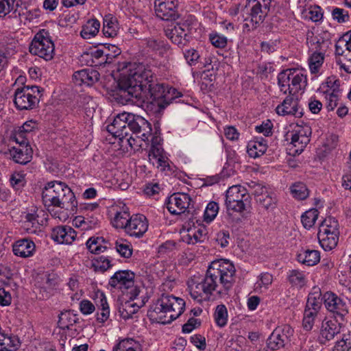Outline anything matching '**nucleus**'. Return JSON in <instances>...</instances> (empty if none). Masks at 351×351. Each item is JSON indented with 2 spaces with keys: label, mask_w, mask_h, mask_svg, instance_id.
<instances>
[{
  "label": "nucleus",
  "mask_w": 351,
  "mask_h": 351,
  "mask_svg": "<svg viewBox=\"0 0 351 351\" xmlns=\"http://www.w3.org/2000/svg\"><path fill=\"white\" fill-rule=\"evenodd\" d=\"M111 97L117 103L139 105L147 100V109L160 114L173 101L182 96L174 88L166 90L163 84L157 82L154 73L142 63H129L121 74L117 86Z\"/></svg>",
  "instance_id": "obj_1"
},
{
  "label": "nucleus",
  "mask_w": 351,
  "mask_h": 351,
  "mask_svg": "<svg viewBox=\"0 0 351 351\" xmlns=\"http://www.w3.org/2000/svg\"><path fill=\"white\" fill-rule=\"evenodd\" d=\"M235 272L234 265L228 260L213 261L200 282L189 285L191 298L202 302L209 300L214 291L220 297L227 295L234 283Z\"/></svg>",
  "instance_id": "obj_2"
},
{
  "label": "nucleus",
  "mask_w": 351,
  "mask_h": 351,
  "mask_svg": "<svg viewBox=\"0 0 351 351\" xmlns=\"http://www.w3.org/2000/svg\"><path fill=\"white\" fill-rule=\"evenodd\" d=\"M185 309L184 300L173 295L162 293L147 311V317L152 322L169 324L178 318Z\"/></svg>",
  "instance_id": "obj_3"
},
{
  "label": "nucleus",
  "mask_w": 351,
  "mask_h": 351,
  "mask_svg": "<svg viewBox=\"0 0 351 351\" xmlns=\"http://www.w3.org/2000/svg\"><path fill=\"white\" fill-rule=\"evenodd\" d=\"M42 199L45 206L48 207L52 206L72 212L77 207L74 193L60 181L48 182L43 190Z\"/></svg>",
  "instance_id": "obj_4"
},
{
  "label": "nucleus",
  "mask_w": 351,
  "mask_h": 351,
  "mask_svg": "<svg viewBox=\"0 0 351 351\" xmlns=\"http://www.w3.org/2000/svg\"><path fill=\"white\" fill-rule=\"evenodd\" d=\"M191 198L189 195L184 193H176L171 195L167 202V208L172 215H182L184 219L194 224L197 219V213L194 210L191 212L189 206Z\"/></svg>",
  "instance_id": "obj_5"
},
{
  "label": "nucleus",
  "mask_w": 351,
  "mask_h": 351,
  "mask_svg": "<svg viewBox=\"0 0 351 351\" xmlns=\"http://www.w3.org/2000/svg\"><path fill=\"white\" fill-rule=\"evenodd\" d=\"M40 87L23 86L17 88L13 96V101L19 110H29L36 108L39 103Z\"/></svg>",
  "instance_id": "obj_6"
},
{
  "label": "nucleus",
  "mask_w": 351,
  "mask_h": 351,
  "mask_svg": "<svg viewBox=\"0 0 351 351\" xmlns=\"http://www.w3.org/2000/svg\"><path fill=\"white\" fill-rule=\"evenodd\" d=\"M251 197L245 187L240 185L230 186L226 194V206L228 210L242 213L250 207Z\"/></svg>",
  "instance_id": "obj_7"
},
{
  "label": "nucleus",
  "mask_w": 351,
  "mask_h": 351,
  "mask_svg": "<svg viewBox=\"0 0 351 351\" xmlns=\"http://www.w3.org/2000/svg\"><path fill=\"white\" fill-rule=\"evenodd\" d=\"M54 44L49 32L45 29H40L34 36L29 50L35 56H38L45 60H51L54 55Z\"/></svg>",
  "instance_id": "obj_8"
},
{
  "label": "nucleus",
  "mask_w": 351,
  "mask_h": 351,
  "mask_svg": "<svg viewBox=\"0 0 351 351\" xmlns=\"http://www.w3.org/2000/svg\"><path fill=\"white\" fill-rule=\"evenodd\" d=\"M192 17L188 18L182 23H171L165 29V36L180 48L184 47L189 42V34L192 28Z\"/></svg>",
  "instance_id": "obj_9"
},
{
  "label": "nucleus",
  "mask_w": 351,
  "mask_h": 351,
  "mask_svg": "<svg viewBox=\"0 0 351 351\" xmlns=\"http://www.w3.org/2000/svg\"><path fill=\"white\" fill-rule=\"evenodd\" d=\"M269 11L254 3V1L247 0L245 6L241 9L243 21L246 23L244 28L250 30L256 29L263 23Z\"/></svg>",
  "instance_id": "obj_10"
},
{
  "label": "nucleus",
  "mask_w": 351,
  "mask_h": 351,
  "mask_svg": "<svg viewBox=\"0 0 351 351\" xmlns=\"http://www.w3.org/2000/svg\"><path fill=\"white\" fill-rule=\"evenodd\" d=\"M135 274L130 270H120L114 273L110 278L108 285L122 292L132 289L130 298L134 300L139 293V290L134 287Z\"/></svg>",
  "instance_id": "obj_11"
},
{
  "label": "nucleus",
  "mask_w": 351,
  "mask_h": 351,
  "mask_svg": "<svg viewBox=\"0 0 351 351\" xmlns=\"http://www.w3.org/2000/svg\"><path fill=\"white\" fill-rule=\"evenodd\" d=\"M293 329L288 324L276 327L267 340V347L271 350L285 348L291 341Z\"/></svg>",
  "instance_id": "obj_12"
},
{
  "label": "nucleus",
  "mask_w": 351,
  "mask_h": 351,
  "mask_svg": "<svg viewBox=\"0 0 351 351\" xmlns=\"http://www.w3.org/2000/svg\"><path fill=\"white\" fill-rule=\"evenodd\" d=\"M324 304L326 308L332 313L338 322H344L345 317L348 314L346 302L337 294L327 291L323 295Z\"/></svg>",
  "instance_id": "obj_13"
},
{
  "label": "nucleus",
  "mask_w": 351,
  "mask_h": 351,
  "mask_svg": "<svg viewBox=\"0 0 351 351\" xmlns=\"http://www.w3.org/2000/svg\"><path fill=\"white\" fill-rule=\"evenodd\" d=\"M127 127L128 129V138L132 134H135L137 138L143 141L148 140L152 134L151 124L143 117L129 113Z\"/></svg>",
  "instance_id": "obj_14"
},
{
  "label": "nucleus",
  "mask_w": 351,
  "mask_h": 351,
  "mask_svg": "<svg viewBox=\"0 0 351 351\" xmlns=\"http://www.w3.org/2000/svg\"><path fill=\"white\" fill-rule=\"evenodd\" d=\"M129 113L123 112L117 115L113 121L107 126V131L114 137L119 138L121 141L123 139L132 145L131 140L134 139L130 136L128 138V129L127 127Z\"/></svg>",
  "instance_id": "obj_15"
},
{
  "label": "nucleus",
  "mask_w": 351,
  "mask_h": 351,
  "mask_svg": "<svg viewBox=\"0 0 351 351\" xmlns=\"http://www.w3.org/2000/svg\"><path fill=\"white\" fill-rule=\"evenodd\" d=\"M178 3L175 0H156V16L164 21H175L179 16Z\"/></svg>",
  "instance_id": "obj_16"
},
{
  "label": "nucleus",
  "mask_w": 351,
  "mask_h": 351,
  "mask_svg": "<svg viewBox=\"0 0 351 351\" xmlns=\"http://www.w3.org/2000/svg\"><path fill=\"white\" fill-rule=\"evenodd\" d=\"M344 322H338L337 319H324L320 328L318 340L322 344H326L340 333Z\"/></svg>",
  "instance_id": "obj_17"
},
{
  "label": "nucleus",
  "mask_w": 351,
  "mask_h": 351,
  "mask_svg": "<svg viewBox=\"0 0 351 351\" xmlns=\"http://www.w3.org/2000/svg\"><path fill=\"white\" fill-rule=\"evenodd\" d=\"M148 226L149 223L146 217L136 214L131 216L125 232L130 237L141 238L147 231Z\"/></svg>",
  "instance_id": "obj_18"
},
{
  "label": "nucleus",
  "mask_w": 351,
  "mask_h": 351,
  "mask_svg": "<svg viewBox=\"0 0 351 351\" xmlns=\"http://www.w3.org/2000/svg\"><path fill=\"white\" fill-rule=\"evenodd\" d=\"M77 237L75 230L68 226H58L52 229L51 237L59 244H71Z\"/></svg>",
  "instance_id": "obj_19"
},
{
  "label": "nucleus",
  "mask_w": 351,
  "mask_h": 351,
  "mask_svg": "<svg viewBox=\"0 0 351 351\" xmlns=\"http://www.w3.org/2000/svg\"><path fill=\"white\" fill-rule=\"evenodd\" d=\"M307 42L311 44L313 49L316 51L325 52L331 44V34L327 30H320L317 35L313 36V32H308L306 35Z\"/></svg>",
  "instance_id": "obj_20"
},
{
  "label": "nucleus",
  "mask_w": 351,
  "mask_h": 351,
  "mask_svg": "<svg viewBox=\"0 0 351 351\" xmlns=\"http://www.w3.org/2000/svg\"><path fill=\"white\" fill-rule=\"evenodd\" d=\"M276 112L279 115H293L295 117H302L304 114L303 109L299 106L298 99L293 97H287L281 104L276 107Z\"/></svg>",
  "instance_id": "obj_21"
},
{
  "label": "nucleus",
  "mask_w": 351,
  "mask_h": 351,
  "mask_svg": "<svg viewBox=\"0 0 351 351\" xmlns=\"http://www.w3.org/2000/svg\"><path fill=\"white\" fill-rule=\"evenodd\" d=\"M99 77V73L97 70L88 68L75 71L73 75V80L77 86H90L98 82Z\"/></svg>",
  "instance_id": "obj_22"
},
{
  "label": "nucleus",
  "mask_w": 351,
  "mask_h": 351,
  "mask_svg": "<svg viewBox=\"0 0 351 351\" xmlns=\"http://www.w3.org/2000/svg\"><path fill=\"white\" fill-rule=\"evenodd\" d=\"M35 247V244L32 240L22 239L13 244L12 250L16 256L27 258L33 255Z\"/></svg>",
  "instance_id": "obj_23"
},
{
  "label": "nucleus",
  "mask_w": 351,
  "mask_h": 351,
  "mask_svg": "<svg viewBox=\"0 0 351 351\" xmlns=\"http://www.w3.org/2000/svg\"><path fill=\"white\" fill-rule=\"evenodd\" d=\"M339 233L329 232L324 229H319L317 238L322 247L325 251H330L335 248L339 241Z\"/></svg>",
  "instance_id": "obj_24"
},
{
  "label": "nucleus",
  "mask_w": 351,
  "mask_h": 351,
  "mask_svg": "<svg viewBox=\"0 0 351 351\" xmlns=\"http://www.w3.org/2000/svg\"><path fill=\"white\" fill-rule=\"evenodd\" d=\"M337 82H339V81L335 80V82H332L331 80H328L326 82L328 87L332 89L330 93H329L328 90L326 91V107L328 111L333 110L338 105L340 90L339 88V84H337Z\"/></svg>",
  "instance_id": "obj_25"
},
{
  "label": "nucleus",
  "mask_w": 351,
  "mask_h": 351,
  "mask_svg": "<svg viewBox=\"0 0 351 351\" xmlns=\"http://www.w3.org/2000/svg\"><path fill=\"white\" fill-rule=\"evenodd\" d=\"M267 149V141L262 137L256 138L247 143V152L250 157L256 158L263 155Z\"/></svg>",
  "instance_id": "obj_26"
},
{
  "label": "nucleus",
  "mask_w": 351,
  "mask_h": 351,
  "mask_svg": "<svg viewBox=\"0 0 351 351\" xmlns=\"http://www.w3.org/2000/svg\"><path fill=\"white\" fill-rule=\"evenodd\" d=\"M297 261L306 266H314L320 261V253L315 250H301L297 254Z\"/></svg>",
  "instance_id": "obj_27"
},
{
  "label": "nucleus",
  "mask_w": 351,
  "mask_h": 351,
  "mask_svg": "<svg viewBox=\"0 0 351 351\" xmlns=\"http://www.w3.org/2000/svg\"><path fill=\"white\" fill-rule=\"evenodd\" d=\"M208 231L204 226H198L193 228L188 229V234L185 237V241L188 244H195L198 242H204L207 239Z\"/></svg>",
  "instance_id": "obj_28"
},
{
  "label": "nucleus",
  "mask_w": 351,
  "mask_h": 351,
  "mask_svg": "<svg viewBox=\"0 0 351 351\" xmlns=\"http://www.w3.org/2000/svg\"><path fill=\"white\" fill-rule=\"evenodd\" d=\"M79 321L78 315L73 311L62 312L59 315L58 326L62 330H71V327Z\"/></svg>",
  "instance_id": "obj_29"
},
{
  "label": "nucleus",
  "mask_w": 351,
  "mask_h": 351,
  "mask_svg": "<svg viewBox=\"0 0 351 351\" xmlns=\"http://www.w3.org/2000/svg\"><path fill=\"white\" fill-rule=\"evenodd\" d=\"M118 23L116 17L112 14L106 15L103 22V34L106 37L114 38L117 35Z\"/></svg>",
  "instance_id": "obj_30"
},
{
  "label": "nucleus",
  "mask_w": 351,
  "mask_h": 351,
  "mask_svg": "<svg viewBox=\"0 0 351 351\" xmlns=\"http://www.w3.org/2000/svg\"><path fill=\"white\" fill-rule=\"evenodd\" d=\"M261 193L256 195V202L266 210H273L276 206V198L268 193L266 188H262Z\"/></svg>",
  "instance_id": "obj_31"
},
{
  "label": "nucleus",
  "mask_w": 351,
  "mask_h": 351,
  "mask_svg": "<svg viewBox=\"0 0 351 351\" xmlns=\"http://www.w3.org/2000/svg\"><path fill=\"white\" fill-rule=\"evenodd\" d=\"M324 298L321 291L318 288H313L312 292L308 294L305 308L319 312L321 308Z\"/></svg>",
  "instance_id": "obj_32"
},
{
  "label": "nucleus",
  "mask_w": 351,
  "mask_h": 351,
  "mask_svg": "<svg viewBox=\"0 0 351 351\" xmlns=\"http://www.w3.org/2000/svg\"><path fill=\"white\" fill-rule=\"evenodd\" d=\"M10 153L13 160L19 164H27L32 158V154L28 152L27 146L22 148L14 147L10 149Z\"/></svg>",
  "instance_id": "obj_33"
},
{
  "label": "nucleus",
  "mask_w": 351,
  "mask_h": 351,
  "mask_svg": "<svg viewBox=\"0 0 351 351\" xmlns=\"http://www.w3.org/2000/svg\"><path fill=\"white\" fill-rule=\"evenodd\" d=\"M106 241L103 237H90L86 243L87 249L91 252L96 254H99L108 249L106 245Z\"/></svg>",
  "instance_id": "obj_34"
},
{
  "label": "nucleus",
  "mask_w": 351,
  "mask_h": 351,
  "mask_svg": "<svg viewBox=\"0 0 351 351\" xmlns=\"http://www.w3.org/2000/svg\"><path fill=\"white\" fill-rule=\"evenodd\" d=\"M99 28L100 23L98 20L90 19L82 26L80 34L83 38L89 39L99 32Z\"/></svg>",
  "instance_id": "obj_35"
},
{
  "label": "nucleus",
  "mask_w": 351,
  "mask_h": 351,
  "mask_svg": "<svg viewBox=\"0 0 351 351\" xmlns=\"http://www.w3.org/2000/svg\"><path fill=\"white\" fill-rule=\"evenodd\" d=\"M289 76L291 77V89H290V94H295L302 88V86H306L307 84L306 76L302 73H296L289 70Z\"/></svg>",
  "instance_id": "obj_36"
},
{
  "label": "nucleus",
  "mask_w": 351,
  "mask_h": 351,
  "mask_svg": "<svg viewBox=\"0 0 351 351\" xmlns=\"http://www.w3.org/2000/svg\"><path fill=\"white\" fill-rule=\"evenodd\" d=\"M324 60V52L316 51L312 53L308 59L309 69L313 74H317L322 66Z\"/></svg>",
  "instance_id": "obj_37"
},
{
  "label": "nucleus",
  "mask_w": 351,
  "mask_h": 351,
  "mask_svg": "<svg viewBox=\"0 0 351 351\" xmlns=\"http://www.w3.org/2000/svg\"><path fill=\"white\" fill-rule=\"evenodd\" d=\"M59 284V276L56 273L46 274L43 278L42 289L45 291L51 294V292L57 289Z\"/></svg>",
  "instance_id": "obj_38"
},
{
  "label": "nucleus",
  "mask_w": 351,
  "mask_h": 351,
  "mask_svg": "<svg viewBox=\"0 0 351 351\" xmlns=\"http://www.w3.org/2000/svg\"><path fill=\"white\" fill-rule=\"evenodd\" d=\"M139 309V306L132 301H126L119 307L120 316L124 319L132 318Z\"/></svg>",
  "instance_id": "obj_39"
},
{
  "label": "nucleus",
  "mask_w": 351,
  "mask_h": 351,
  "mask_svg": "<svg viewBox=\"0 0 351 351\" xmlns=\"http://www.w3.org/2000/svg\"><path fill=\"white\" fill-rule=\"evenodd\" d=\"M319 211L316 208H311L304 212L301 216V221L306 229L312 228L319 215Z\"/></svg>",
  "instance_id": "obj_40"
},
{
  "label": "nucleus",
  "mask_w": 351,
  "mask_h": 351,
  "mask_svg": "<svg viewBox=\"0 0 351 351\" xmlns=\"http://www.w3.org/2000/svg\"><path fill=\"white\" fill-rule=\"evenodd\" d=\"M341 56L337 59V64L346 73H351V45H350V48L346 47L345 50H341Z\"/></svg>",
  "instance_id": "obj_41"
},
{
  "label": "nucleus",
  "mask_w": 351,
  "mask_h": 351,
  "mask_svg": "<svg viewBox=\"0 0 351 351\" xmlns=\"http://www.w3.org/2000/svg\"><path fill=\"white\" fill-rule=\"evenodd\" d=\"M130 217L128 211L117 212L111 223L114 228H123L125 230Z\"/></svg>",
  "instance_id": "obj_42"
},
{
  "label": "nucleus",
  "mask_w": 351,
  "mask_h": 351,
  "mask_svg": "<svg viewBox=\"0 0 351 351\" xmlns=\"http://www.w3.org/2000/svg\"><path fill=\"white\" fill-rule=\"evenodd\" d=\"M290 191L293 197L299 200L305 199L309 195L308 189L303 182L294 183L290 187Z\"/></svg>",
  "instance_id": "obj_43"
},
{
  "label": "nucleus",
  "mask_w": 351,
  "mask_h": 351,
  "mask_svg": "<svg viewBox=\"0 0 351 351\" xmlns=\"http://www.w3.org/2000/svg\"><path fill=\"white\" fill-rule=\"evenodd\" d=\"M216 324L219 327L226 325L228 321V311L224 304L217 305L214 313Z\"/></svg>",
  "instance_id": "obj_44"
},
{
  "label": "nucleus",
  "mask_w": 351,
  "mask_h": 351,
  "mask_svg": "<svg viewBox=\"0 0 351 351\" xmlns=\"http://www.w3.org/2000/svg\"><path fill=\"white\" fill-rule=\"evenodd\" d=\"M138 342L133 339L121 340L113 349V351H136L139 348Z\"/></svg>",
  "instance_id": "obj_45"
},
{
  "label": "nucleus",
  "mask_w": 351,
  "mask_h": 351,
  "mask_svg": "<svg viewBox=\"0 0 351 351\" xmlns=\"http://www.w3.org/2000/svg\"><path fill=\"white\" fill-rule=\"evenodd\" d=\"M290 75L289 70H286L280 72L278 76V83L280 90L285 94L287 92L290 93V89H291Z\"/></svg>",
  "instance_id": "obj_46"
},
{
  "label": "nucleus",
  "mask_w": 351,
  "mask_h": 351,
  "mask_svg": "<svg viewBox=\"0 0 351 351\" xmlns=\"http://www.w3.org/2000/svg\"><path fill=\"white\" fill-rule=\"evenodd\" d=\"M317 313L316 311L305 308L302 320V326L305 330H311L313 328Z\"/></svg>",
  "instance_id": "obj_47"
},
{
  "label": "nucleus",
  "mask_w": 351,
  "mask_h": 351,
  "mask_svg": "<svg viewBox=\"0 0 351 351\" xmlns=\"http://www.w3.org/2000/svg\"><path fill=\"white\" fill-rule=\"evenodd\" d=\"M289 282L292 286L302 287L306 283L305 275L296 269L290 271L288 276Z\"/></svg>",
  "instance_id": "obj_48"
},
{
  "label": "nucleus",
  "mask_w": 351,
  "mask_h": 351,
  "mask_svg": "<svg viewBox=\"0 0 351 351\" xmlns=\"http://www.w3.org/2000/svg\"><path fill=\"white\" fill-rule=\"evenodd\" d=\"M319 229H324L329 232L339 233V225L338 221L332 217H326L320 224Z\"/></svg>",
  "instance_id": "obj_49"
},
{
  "label": "nucleus",
  "mask_w": 351,
  "mask_h": 351,
  "mask_svg": "<svg viewBox=\"0 0 351 351\" xmlns=\"http://www.w3.org/2000/svg\"><path fill=\"white\" fill-rule=\"evenodd\" d=\"M146 45L147 47L150 50L158 52V53L162 56L169 49V46L165 44L163 41L152 38L147 40Z\"/></svg>",
  "instance_id": "obj_50"
},
{
  "label": "nucleus",
  "mask_w": 351,
  "mask_h": 351,
  "mask_svg": "<svg viewBox=\"0 0 351 351\" xmlns=\"http://www.w3.org/2000/svg\"><path fill=\"white\" fill-rule=\"evenodd\" d=\"M10 182L16 190H20L26 184L25 175L21 171L14 172L10 178Z\"/></svg>",
  "instance_id": "obj_51"
},
{
  "label": "nucleus",
  "mask_w": 351,
  "mask_h": 351,
  "mask_svg": "<svg viewBox=\"0 0 351 351\" xmlns=\"http://www.w3.org/2000/svg\"><path fill=\"white\" fill-rule=\"evenodd\" d=\"M219 212V205L215 202H210L204 210V218L206 222L212 221Z\"/></svg>",
  "instance_id": "obj_52"
},
{
  "label": "nucleus",
  "mask_w": 351,
  "mask_h": 351,
  "mask_svg": "<svg viewBox=\"0 0 351 351\" xmlns=\"http://www.w3.org/2000/svg\"><path fill=\"white\" fill-rule=\"evenodd\" d=\"M331 15L332 19L339 23H344L350 21V14L348 11L343 8L337 7L333 8Z\"/></svg>",
  "instance_id": "obj_53"
},
{
  "label": "nucleus",
  "mask_w": 351,
  "mask_h": 351,
  "mask_svg": "<svg viewBox=\"0 0 351 351\" xmlns=\"http://www.w3.org/2000/svg\"><path fill=\"white\" fill-rule=\"evenodd\" d=\"M93 267L97 271L104 272L112 267L110 260L104 256H99L95 258Z\"/></svg>",
  "instance_id": "obj_54"
},
{
  "label": "nucleus",
  "mask_w": 351,
  "mask_h": 351,
  "mask_svg": "<svg viewBox=\"0 0 351 351\" xmlns=\"http://www.w3.org/2000/svg\"><path fill=\"white\" fill-rule=\"evenodd\" d=\"M19 341L15 337L5 335L3 341L1 342L0 351H15L18 349Z\"/></svg>",
  "instance_id": "obj_55"
},
{
  "label": "nucleus",
  "mask_w": 351,
  "mask_h": 351,
  "mask_svg": "<svg viewBox=\"0 0 351 351\" xmlns=\"http://www.w3.org/2000/svg\"><path fill=\"white\" fill-rule=\"evenodd\" d=\"M117 252L124 258H130L132 254L131 246L123 239L117 240L115 243Z\"/></svg>",
  "instance_id": "obj_56"
},
{
  "label": "nucleus",
  "mask_w": 351,
  "mask_h": 351,
  "mask_svg": "<svg viewBox=\"0 0 351 351\" xmlns=\"http://www.w3.org/2000/svg\"><path fill=\"white\" fill-rule=\"evenodd\" d=\"M103 46L106 49V60L104 62L105 63H111L112 59L116 58L121 53V49L114 45L104 44Z\"/></svg>",
  "instance_id": "obj_57"
},
{
  "label": "nucleus",
  "mask_w": 351,
  "mask_h": 351,
  "mask_svg": "<svg viewBox=\"0 0 351 351\" xmlns=\"http://www.w3.org/2000/svg\"><path fill=\"white\" fill-rule=\"evenodd\" d=\"M209 40L211 44L217 48L223 49L228 44L227 38L217 32L210 34Z\"/></svg>",
  "instance_id": "obj_58"
},
{
  "label": "nucleus",
  "mask_w": 351,
  "mask_h": 351,
  "mask_svg": "<svg viewBox=\"0 0 351 351\" xmlns=\"http://www.w3.org/2000/svg\"><path fill=\"white\" fill-rule=\"evenodd\" d=\"M95 303L99 311L110 310L109 305L107 302L106 297L104 292L98 291L95 293L94 298Z\"/></svg>",
  "instance_id": "obj_59"
},
{
  "label": "nucleus",
  "mask_w": 351,
  "mask_h": 351,
  "mask_svg": "<svg viewBox=\"0 0 351 351\" xmlns=\"http://www.w3.org/2000/svg\"><path fill=\"white\" fill-rule=\"evenodd\" d=\"M16 0H0V18H4L14 10Z\"/></svg>",
  "instance_id": "obj_60"
},
{
  "label": "nucleus",
  "mask_w": 351,
  "mask_h": 351,
  "mask_svg": "<svg viewBox=\"0 0 351 351\" xmlns=\"http://www.w3.org/2000/svg\"><path fill=\"white\" fill-rule=\"evenodd\" d=\"M184 56L187 62L191 65H195L199 62L200 54L195 49H190L184 53Z\"/></svg>",
  "instance_id": "obj_61"
},
{
  "label": "nucleus",
  "mask_w": 351,
  "mask_h": 351,
  "mask_svg": "<svg viewBox=\"0 0 351 351\" xmlns=\"http://www.w3.org/2000/svg\"><path fill=\"white\" fill-rule=\"evenodd\" d=\"M272 129L273 124L270 120H267L266 122H263L262 124L255 127V130L256 132L262 133L265 136H269L272 135Z\"/></svg>",
  "instance_id": "obj_62"
},
{
  "label": "nucleus",
  "mask_w": 351,
  "mask_h": 351,
  "mask_svg": "<svg viewBox=\"0 0 351 351\" xmlns=\"http://www.w3.org/2000/svg\"><path fill=\"white\" fill-rule=\"evenodd\" d=\"M294 134H298L300 137V143H302V146H306L310 141L309 137L311 134V129L309 127H306L296 131Z\"/></svg>",
  "instance_id": "obj_63"
},
{
  "label": "nucleus",
  "mask_w": 351,
  "mask_h": 351,
  "mask_svg": "<svg viewBox=\"0 0 351 351\" xmlns=\"http://www.w3.org/2000/svg\"><path fill=\"white\" fill-rule=\"evenodd\" d=\"M164 155V149L160 145H152L148 153L149 161L157 159Z\"/></svg>",
  "instance_id": "obj_64"
}]
</instances>
